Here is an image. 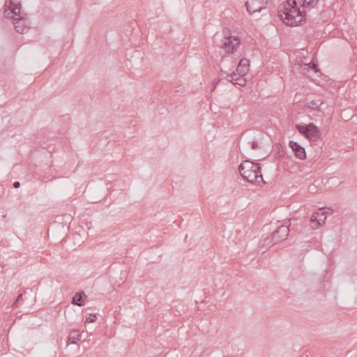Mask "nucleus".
I'll return each mask as SVG.
<instances>
[{"instance_id":"obj_1","label":"nucleus","mask_w":357,"mask_h":357,"mask_svg":"<svg viewBox=\"0 0 357 357\" xmlns=\"http://www.w3.org/2000/svg\"><path fill=\"white\" fill-rule=\"evenodd\" d=\"M296 0H286L278 8V17L288 26H296L306 21L305 12L296 6Z\"/></svg>"},{"instance_id":"obj_2","label":"nucleus","mask_w":357,"mask_h":357,"mask_svg":"<svg viewBox=\"0 0 357 357\" xmlns=\"http://www.w3.org/2000/svg\"><path fill=\"white\" fill-rule=\"evenodd\" d=\"M4 16L13 20L15 29L20 33H24L29 29L26 15L21 10L20 3L14 4L10 0L9 6L5 5Z\"/></svg>"},{"instance_id":"obj_3","label":"nucleus","mask_w":357,"mask_h":357,"mask_svg":"<svg viewBox=\"0 0 357 357\" xmlns=\"http://www.w3.org/2000/svg\"><path fill=\"white\" fill-rule=\"evenodd\" d=\"M238 172L243 178L248 182L259 184L264 182L259 163L244 160L238 167Z\"/></svg>"},{"instance_id":"obj_4","label":"nucleus","mask_w":357,"mask_h":357,"mask_svg":"<svg viewBox=\"0 0 357 357\" xmlns=\"http://www.w3.org/2000/svg\"><path fill=\"white\" fill-rule=\"evenodd\" d=\"M236 67V63L234 61V58L230 55H225L222 56V60L220 62V70L222 75L225 74L227 81L231 82L233 84H238L241 86H243L246 84L245 79L243 78V76L237 77L238 73H236L234 71H232L231 73H227L224 69L227 70H231V69Z\"/></svg>"},{"instance_id":"obj_5","label":"nucleus","mask_w":357,"mask_h":357,"mask_svg":"<svg viewBox=\"0 0 357 357\" xmlns=\"http://www.w3.org/2000/svg\"><path fill=\"white\" fill-rule=\"evenodd\" d=\"M229 32V30L223 31L225 36L221 40L220 47L223 49L227 54H233L240 45L241 40L238 36H231Z\"/></svg>"},{"instance_id":"obj_6","label":"nucleus","mask_w":357,"mask_h":357,"mask_svg":"<svg viewBox=\"0 0 357 357\" xmlns=\"http://www.w3.org/2000/svg\"><path fill=\"white\" fill-rule=\"evenodd\" d=\"M296 129L309 140L316 141L321 137V132L317 126L313 123L296 124Z\"/></svg>"},{"instance_id":"obj_7","label":"nucleus","mask_w":357,"mask_h":357,"mask_svg":"<svg viewBox=\"0 0 357 357\" xmlns=\"http://www.w3.org/2000/svg\"><path fill=\"white\" fill-rule=\"evenodd\" d=\"M326 211L324 208H319L310 218V226L313 229L321 226L326 220Z\"/></svg>"},{"instance_id":"obj_8","label":"nucleus","mask_w":357,"mask_h":357,"mask_svg":"<svg viewBox=\"0 0 357 357\" xmlns=\"http://www.w3.org/2000/svg\"><path fill=\"white\" fill-rule=\"evenodd\" d=\"M290 230L291 229L289 228V226L281 225L278 227L271 234L273 238V242L278 243L286 240L290 232Z\"/></svg>"},{"instance_id":"obj_9","label":"nucleus","mask_w":357,"mask_h":357,"mask_svg":"<svg viewBox=\"0 0 357 357\" xmlns=\"http://www.w3.org/2000/svg\"><path fill=\"white\" fill-rule=\"evenodd\" d=\"M289 147L292 149L294 155L300 159L304 160L306 158L305 149L296 142L290 141L289 143Z\"/></svg>"},{"instance_id":"obj_10","label":"nucleus","mask_w":357,"mask_h":357,"mask_svg":"<svg viewBox=\"0 0 357 357\" xmlns=\"http://www.w3.org/2000/svg\"><path fill=\"white\" fill-rule=\"evenodd\" d=\"M250 61L245 58H243L240 60L238 66L236 68V72L238 75L244 76L249 71Z\"/></svg>"},{"instance_id":"obj_11","label":"nucleus","mask_w":357,"mask_h":357,"mask_svg":"<svg viewBox=\"0 0 357 357\" xmlns=\"http://www.w3.org/2000/svg\"><path fill=\"white\" fill-rule=\"evenodd\" d=\"M245 7L247 11L250 15H253L255 13H260L263 9L265 8L264 6H258L257 2L252 0L250 2L247 1L245 3Z\"/></svg>"},{"instance_id":"obj_12","label":"nucleus","mask_w":357,"mask_h":357,"mask_svg":"<svg viewBox=\"0 0 357 357\" xmlns=\"http://www.w3.org/2000/svg\"><path fill=\"white\" fill-rule=\"evenodd\" d=\"M86 295L84 291H79L75 293L72 298V304L77 306H83L84 305V301L86 298Z\"/></svg>"},{"instance_id":"obj_13","label":"nucleus","mask_w":357,"mask_h":357,"mask_svg":"<svg viewBox=\"0 0 357 357\" xmlns=\"http://www.w3.org/2000/svg\"><path fill=\"white\" fill-rule=\"evenodd\" d=\"M324 104L321 99L312 100L306 103V107L316 111H321L320 107Z\"/></svg>"},{"instance_id":"obj_14","label":"nucleus","mask_w":357,"mask_h":357,"mask_svg":"<svg viewBox=\"0 0 357 357\" xmlns=\"http://www.w3.org/2000/svg\"><path fill=\"white\" fill-rule=\"evenodd\" d=\"M81 334L78 331H74L70 333L68 337L70 344H76L80 340Z\"/></svg>"},{"instance_id":"obj_15","label":"nucleus","mask_w":357,"mask_h":357,"mask_svg":"<svg viewBox=\"0 0 357 357\" xmlns=\"http://www.w3.org/2000/svg\"><path fill=\"white\" fill-rule=\"evenodd\" d=\"M275 244H277V243L275 242H273V238L272 235L271 234L270 236L266 237L264 240V241L261 244V246L264 247V248H269Z\"/></svg>"},{"instance_id":"obj_16","label":"nucleus","mask_w":357,"mask_h":357,"mask_svg":"<svg viewBox=\"0 0 357 357\" xmlns=\"http://www.w3.org/2000/svg\"><path fill=\"white\" fill-rule=\"evenodd\" d=\"M307 68H312L315 73L317 72L318 70V66L317 65L313 63H310L308 64H305L304 65V68H303V70H305V69H307Z\"/></svg>"},{"instance_id":"obj_17","label":"nucleus","mask_w":357,"mask_h":357,"mask_svg":"<svg viewBox=\"0 0 357 357\" xmlns=\"http://www.w3.org/2000/svg\"><path fill=\"white\" fill-rule=\"evenodd\" d=\"M296 3V6H298V5L300 6V8H307V3H305V1H304V0H296L295 1Z\"/></svg>"},{"instance_id":"obj_18","label":"nucleus","mask_w":357,"mask_h":357,"mask_svg":"<svg viewBox=\"0 0 357 357\" xmlns=\"http://www.w3.org/2000/svg\"><path fill=\"white\" fill-rule=\"evenodd\" d=\"M319 0H304L305 1V3H307V6L310 7L312 5L317 3Z\"/></svg>"},{"instance_id":"obj_19","label":"nucleus","mask_w":357,"mask_h":357,"mask_svg":"<svg viewBox=\"0 0 357 357\" xmlns=\"http://www.w3.org/2000/svg\"><path fill=\"white\" fill-rule=\"evenodd\" d=\"M96 319H97V317H96V314H90L89 317H87L86 321L90 323L95 322Z\"/></svg>"},{"instance_id":"obj_20","label":"nucleus","mask_w":357,"mask_h":357,"mask_svg":"<svg viewBox=\"0 0 357 357\" xmlns=\"http://www.w3.org/2000/svg\"><path fill=\"white\" fill-rule=\"evenodd\" d=\"M252 149L255 150L258 148V143L257 142L253 141L251 144Z\"/></svg>"},{"instance_id":"obj_21","label":"nucleus","mask_w":357,"mask_h":357,"mask_svg":"<svg viewBox=\"0 0 357 357\" xmlns=\"http://www.w3.org/2000/svg\"><path fill=\"white\" fill-rule=\"evenodd\" d=\"M13 187H14L15 188H19V187H20V183L19 181H15V182L13 183Z\"/></svg>"},{"instance_id":"obj_22","label":"nucleus","mask_w":357,"mask_h":357,"mask_svg":"<svg viewBox=\"0 0 357 357\" xmlns=\"http://www.w3.org/2000/svg\"><path fill=\"white\" fill-rule=\"evenodd\" d=\"M22 298V294H20L17 299H16V301H15V304L17 305V303Z\"/></svg>"},{"instance_id":"obj_23","label":"nucleus","mask_w":357,"mask_h":357,"mask_svg":"<svg viewBox=\"0 0 357 357\" xmlns=\"http://www.w3.org/2000/svg\"><path fill=\"white\" fill-rule=\"evenodd\" d=\"M355 113H356V116H357V107H356V109H355Z\"/></svg>"},{"instance_id":"obj_24","label":"nucleus","mask_w":357,"mask_h":357,"mask_svg":"<svg viewBox=\"0 0 357 357\" xmlns=\"http://www.w3.org/2000/svg\"><path fill=\"white\" fill-rule=\"evenodd\" d=\"M292 220H290L289 222H291ZM291 225V222L289 223V226Z\"/></svg>"}]
</instances>
